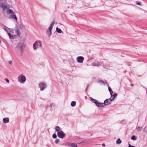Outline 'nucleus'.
Instances as JSON below:
<instances>
[{"mask_svg": "<svg viewBox=\"0 0 147 147\" xmlns=\"http://www.w3.org/2000/svg\"><path fill=\"white\" fill-rule=\"evenodd\" d=\"M26 46L25 43L23 42L18 43L15 48L16 53L20 55H22L23 54V50Z\"/></svg>", "mask_w": 147, "mask_h": 147, "instance_id": "nucleus-1", "label": "nucleus"}, {"mask_svg": "<svg viewBox=\"0 0 147 147\" xmlns=\"http://www.w3.org/2000/svg\"><path fill=\"white\" fill-rule=\"evenodd\" d=\"M42 43L39 40L36 41L33 44V47L34 50H36L42 47Z\"/></svg>", "mask_w": 147, "mask_h": 147, "instance_id": "nucleus-2", "label": "nucleus"}, {"mask_svg": "<svg viewBox=\"0 0 147 147\" xmlns=\"http://www.w3.org/2000/svg\"><path fill=\"white\" fill-rule=\"evenodd\" d=\"M55 23V21H53L51 23V24L49 26V27L48 28L47 32V35L49 36H50L52 34L51 31Z\"/></svg>", "mask_w": 147, "mask_h": 147, "instance_id": "nucleus-3", "label": "nucleus"}, {"mask_svg": "<svg viewBox=\"0 0 147 147\" xmlns=\"http://www.w3.org/2000/svg\"><path fill=\"white\" fill-rule=\"evenodd\" d=\"M18 82L20 83L24 84L26 80V78L23 74L20 75L18 78Z\"/></svg>", "mask_w": 147, "mask_h": 147, "instance_id": "nucleus-4", "label": "nucleus"}, {"mask_svg": "<svg viewBox=\"0 0 147 147\" xmlns=\"http://www.w3.org/2000/svg\"><path fill=\"white\" fill-rule=\"evenodd\" d=\"M5 1L6 0H0V8H2L3 11L5 10L9 7L8 5H7L4 3L2 2Z\"/></svg>", "mask_w": 147, "mask_h": 147, "instance_id": "nucleus-5", "label": "nucleus"}, {"mask_svg": "<svg viewBox=\"0 0 147 147\" xmlns=\"http://www.w3.org/2000/svg\"><path fill=\"white\" fill-rule=\"evenodd\" d=\"M38 86L41 91H43L47 87V85L45 82H41L39 84Z\"/></svg>", "mask_w": 147, "mask_h": 147, "instance_id": "nucleus-6", "label": "nucleus"}, {"mask_svg": "<svg viewBox=\"0 0 147 147\" xmlns=\"http://www.w3.org/2000/svg\"><path fill=\"white\" fill-rule=\"evenodd\" d=\"M90 98L92 101L95 103L97 106L99 107H101L103 106V103L98 102V101L97 100L94 99L92 97H90Z\"/></svg>", "mask_w": 147, "mask_h": 147, "instance_id": "nucleus-7", "label": "nucleus"}, {"mask_svg": "<svg viewBox=\"0 0 147 147\" xmlns=\"http://www.w3.org/2000/svg\"><path fill=\"white\" fill-rule=\"evenodd\" d=\"M57 134L58 136L61 138H63L65 137V134L62 130L57 132Z\"/></svg>", "mask_w": 147, "mask_h": 147, "instance_id": "nucleus-8", "label": "nucleus"}, {"mask_svg": "<svg viewBox=\"0 0 147 147\" xmlns=\"http://www.w3.org/2000/svg\"><path fill=\"white\" fill-rule=\"evenodd\" d=\"M8 5L9 7L5 10H7L6 11V13L8 14H14L15 13L14 12L12 9H9L10 7L9 5Z\"/></svg>", "mask_w": 147, "mask_h": 147, "instance_id": "nucleus-9", "label": "nucleus"}, {"mask_svg": "<svg viewBox=\"0 0 147 147\" xmlns=\"http://www.w3.org/2000/svg\"><path fill=\"white\" fill-rule=\"evenodd\" d=\"M76 59L78 62L82 63L84 60V58L82 56H79L77 57Z\"/></svg>", "mask_w": 147, "mask_h": 147, "instance_id": "nucleus-10", "label": "nucleus"}, {"mask_svg": "<svg viewBox=\"0 0 147 147\" xmlns=\"http://www.w3.org/2000/svg\"><path fill=\"white\" fill-rule=\"evenodd\" d=\"M112 101L110 98H109L105 100L104 102V104L105 105H108L111 104Z\"/></svg>", "mask_w": 147, "mask_h": 147, "instance_id": "nucleus-11", "label": "nucleus"}, {"mask_svg": "<svg viewBox=\"0 0 147 147\" xmlns=\"http://www.w3.org/2000/svg\"><path fill=\"white\" fill-rule=\"evenodd\" d=\"M14 31L16 34L15 35H17V36H20V35L21 34L20 31L17 26H16Z\"/></svg>", "mask_w": 147, "mask_h": 147, "instance_id": "nucleus-12", "label": "nucleus"}, {"mask_svg": "<svg viewBox=\"0 0 147 147\" xmlns=\"http://www.w3.org/2000/svg\"><path fill=\"white\" fill-rule=\"evenodd\" d=\"M67 145L70 147H77V145L76 143L68 142L67 143Z\"/></svg>", "mask_w": 147, "mask_h": 147, "instance_id": "nucleus-13", "label": "nucleus"}, {"mask_svg": "<svg viewBox=\"0 0 147 147\" xmlns=\"http://www.w3.org/2000/svg\"><path fill=\"white\" fill-rule=\"evenodd\" d=\"M7 34L9 38L11 39H13L17 36V35H13L8 32H7Z\"/></svg>", "mask_w": 147, "mask_h": 147, "instance_id": "nucleus-14", "label": "nucleus"}, {"mask_svg": "<svg viewBox=\"0 0 147 147\" xmlns=\"http://www.w3.org/2000/svg\"><path fill=\"white\" fill-rule=\"evenodd\" d=\"M9 18L11 19H14L16 21L17 20V18L16 15L14 14H12L10 15L9 16Z\"/></svg>", "mask_w": 147, "mask_h": 147, "instance_id": "nucleus-15", "label": "nucleus"}, {"mask_svg": "<svg viewBox=\"0 0 147 147\" xmlns=\"http://www.w3.org/2000/svg\"><path fill=\"white\" fill-rule=\"evenodd\" d=\"M117 94L116 93H114L113 95H112L111 96V97L110 98L113 101L114 100L115 98L117 97Z\"/></svg>", "mask_w": 147, "mask_h": 147, "instance_id": "nucleus-16", "label": "nucleus"}, {"mask_svg": "<svg viewBox=\"0 0 147 147\" xmlns=\"http://www.w3.org/2000/svg\"><path fill=\"white\" fill-rule=\"evenodd\" d=\"M9 121V118L8 117L5 118L3 119V122L4 123H8Z\"/></svg>", "mask_w": 147, "mask_h": 147, "instance_id": "nucleus-17", "label": "nucleus"}, {"mask_svg": "<svg viewBox=\"0 0 147 147\" xmlns=\"http://www.w3.org/2000/svg\"><path fill=\"white\" fill-rule=\"evenodd\" d=\"M92 65L94 66H99L101 65L99 62H95L92 63Z\"/></svg>", "mask_w": 147, "mask_h": 147, "instance_id": "nucleus-18", "label": "nucleus"}, {"mask_svg": "<svg viewBox=\"0 0 147 147\" xmlns=\"http://www.w3.org/2000/svg\"><path fill=\"white\" fill-rule=\"evenodd\" d=\"M98 82V84L104 85L106 84L102 80H100Z\"/></svg>", "mask_w": 147, "mask_h": 147, "instance_id": "nucleus-19", "label": "nucleus"}, {"mask_svg": "<svg viewBox=\"0 0 147 147\" xmlns=\"http://www.w3.org/2000/svg\"><path fill=\"white\" fill-rule=\"evenodd\" d=\"M55 130L58 132L59 131H60L61 130H60V127L58 126H57L55 127Z\"/></svg>", "mask_w": 147, "mask_h": 147, "instance_id": "nucleus-20", "label": "nucleus"}, {"mask_svg": "<svg viewBox=\"0 0 147 147\" xmlns=\"http://www.w3.org/2000/svg\"><path fill=\"white\" fill-rule=\"evenodd\" d=\"M56 30L58 33H61L62 32V30H61L60 29L58 28L57 27L56 28Z\"/></svg>", "mask_w": 147, "mask_h": 147, "instance_id": "nucleus-21", "label": "nucleus"}, {"mask_svg": "<svg viewBox=\"0 0 147 147\" xmlns=\"http://www.w3.org/2000/svg\"><path fill=\"white\" fill-rule=\"evenodd\" d=\"M20 28L21 30H22L24 29L25 28V27L22 24H20Z\"/></svg>", "mask_w": 147, "mask_h": 147, "instance_id": "nucleus-22", "label": "nucleus"}, {"mask_svg": "<svg viewBox=\"0 0 147 147\" xmlns=\"http://www.w3.org/2000/svg\"><path fill=\"white\" fill-rule=\"evenodd\" d=\"M76 105V102L75 101H73L71 102V106L72 107H74Z\"/></svg>", "mask_w": 147, "mask_h": 147, "instance_id": "nucleus-23", "label": "nucleus"}, {"mask_svg": "<svg viewBox=\"0 0 147 147\" xmlns=\"http://www.w3.org/2000/svg\"><path fill=\"white\" fill-rule=\"evenodd\" d=\"M9 30V31L11 33L13 34L14 33V30H13L7 27H6Z\"/></svg>", "mask_w": 147, "mask_h": 147, "instance_id": "nucleus-24", "label": "nucleus"}, {"mask_svg": "<svg viewBox=\"0 0 147 147\" xmlns=\"http://www.w3.org/2000/svg\"><path fill=\"white\" fill-rule=\"evenodd\" d=\"M121 141L120 139H118L116 141V143L117 144H120L121 143Z\"/></svg>", "mask_w": 147, "mask_h": 147, "instance_id": "nucleus-25", "label": "nucleus"}, {"mask_svg": "<svg viewBox=\"0 0 147 147\" xmlns=\"http://www.w3.org/2000/svg\"><path fill=\"white\" fill-rule=\"evenodd\" d=\"M131 139L132 140H135L137 139V138L135 136H132L131 137Z\"/></svg>", "mask_w": 147, "mask_h": 147, "instance_id": "nucleus-26", "label": "nucleus"}, {"mask_svg": "<svg viewBox=\"0 0 147 147\" xmlns=\"http://www.w3.org/2000/svg\"><path fill=\"white\" fill-rule=\"evenodd\" d=\"M142 129V127H137V128H136V129L138 131H141V129Z\"/></svg>", "mask_w": 147, "mask_h": 147, "instance_id": "nucleus-27", "label": "nucleus"}, {"mask_svg": "<svg viewBox=\"0 0 147 147\" xmlns=\"http://www.w3.org/2000/svg\"><path fill=\"white\" fill-rule=\"evenodd\" d=\"M57 135L55 134H54L52 135V137L53 138H57Z\"/></svg>", "mask_w": 147, "mask_h": 147, "instance_id": "nucleus-28", "label": "nucleus"}, {"mask_svg": "<svg viewBox=\"0 0 147 147\" xmlns=\"http://www.w3.org/2000/svg\"><path fill=\"white\" fill-rule=\"evenodd\" d=\"M144 131L146 133L147 132V127H146L144 129Z\"/></svg>", "mask_w": 147, "mask_h": 147, "instance_id": "nucleus-29", "label": "nucleus"}, {"mask_svg": "<svg viewBox=\"0 0 147 147\" xmlns=\"http://www.w3.org/2000/svg\"><path fill=\"white\" fill-rule=\"evenodd\" d=\"M59 140L58 139H57L55 141V142L56 144L58 143L59 142Z\"/></svg>", "mask_w": 147, "mask_h": 147, "instance_id": "nucleus-30", "label": "nucleus"}, {"mask_svg": "<svg viewBox=\"0 0 147 147\" xmlns=\"http://www.w3.org/2000/svg\"><path fill=\"white\" fill-rule=\"evenodd\" d=\"M5 26V28H4V29L6 32H9V30Z\"/></svg>", "mask_w": 147, "mask_h": 147, "instance_id": "nucleus-31", "label": "nucleus"}, {"mask_svg": "<svg viewBox=\"0 0 147 147\" xmlns=\"http://www.w3.org/2000/svg\"><path fill=\"white\" fill-rule=\"evenodd\" d=\"M5 81L8 83H9V80L7 78H5Z\"/></svg>", "mask_w": 147, "mask_h": 147, "instance_id": "nucleus-32", "label": "nucleus"}, {"mask_svg": "<svg viewBox=\"0 0 147 147\" xmlns=\"http://www.w3.org/2000/svg\"><path fill=\"white\" fill-rule=\"evenodd\" d=\"M136 4L138 5H141V3L140 2H136Z\"/></svg>", "mask_w": 147, "mask_h": 147, "instance_id": "nucleus-33", "label": "nucleus"}, {"mask_svg": "<svg viewBox=\"0 0 147 147\" xmlns=\"http://www.w3.org/2000/svg\"><path fill=\"white\" fill-rule=\"evenodd\" d=\"M54 106H55L54 104L53 103H52L50 105V106H51V107H53Z\"/></svg>", "mask_w": 147, "mask_h": 147, "instance_id": "nucleus-34", "label": "nucleus"}, {"mask_svg": "<svg viewBox=\"0 0 147 147\" xmlns=\"http://www.w3.org/2000/svg\"><path fill=\"white\" fill-rule=\"evenodd\" d=\"M8 63L9 64L11 65L12 63V61H8Z\"/></svg>", "mask_w": 147, "mask_h": 147, "instance_id": "nucleus-35", "label": "nucleus"}, {"mask_svg": "<svg viewBox=\"0 0 147 147\" xmlns=\"http://www.w3.org/2000/svg\"><path fill=\"white\" fill-rule=\"evenodd\" d=\"M111 95H113V91H109Z\"/></svg>", "mask_w": 147, "mask_h": 147, "instance_id": "nucleus-36", "label": "nucleus"}, {"mask_svg": "<svg viewBox=\"0 0 147 147\" xmlns=\"http://www.w3.org/2000/svg\"><path fill=\"white\" fill-rule=\"evenodd\" d=\"M128 147H135V146H131L130 144H129V145Z\"/></svg>", "mask_w": 147, "mask_h": 147, "instance_id": "nucleus-37", "label": "nucleus"}, {"mask_svg": "<svg viewBox=\"0 0 147 147\" xmlns=\"http://www.w3.org/2000/svg\"><path fill=\"white\" fill-rule=\"evenodd\" d=\"M81 143H83V144H86L87 143V142H84V141H82L81 142Z\"/></svg>", "mask_w": 147, "mask_h": 147, "instance_id": "nucleus-38", "label": "nucleus"}, {"mask_svg": "<svg viewBox=\"0 0 147 147\" xmlns=\"http://www.w3.org/2000/svg\"><path fill=\"white\" fill-rule=\"evenodd\" d=\"M108 89H109V91H112L111 90V88L109 87H108Z\"/></svg>", "mask_w": 147, "mask_h": 147, "instance_id": "nucleus-39", "label": "nucleus"}, {"mask_svg": "<svg viewBox=\"0 0 147 147\" xmlns=\"http://www.w3.org/2000/svg\"><path fill=\"white\" fill-rule=\"evenodd\" d=\"M102 146L103 147H105V143H103L102 144Z\"/></svg>", "mask_w": 147, "mask_h": 147, "instance_id": "nucleus-40", "label": "nucleus"}, {"mask_svg": "<svg viewBox=\"0 0 147 147\" xmlns=\"http://www.w3.org/2000/svg\"><path fill=\"white\" fill-rule=\"evenodd\" d=\"M134 85V84H131L130 85L131 86H133Z\"/></svg>", "mask_w": 147, "mask_h": 147, "instance_id": "nucleus-41", "label": "nucleus"}, {"mask_svg": "<svg viewBox=\"0 0 147 147\" xmlns=\"http://www.w3.org/2000/svg\"><path fill=\"white\" fill-rule=\"evenodd\" d=\"M146 92L147 93V88L146 89Z\"/></svg>", "mask_w": 147, "mask_h": 147, "instance_id": "nucleus-42", "label": "nucleus"}]
</instances>
